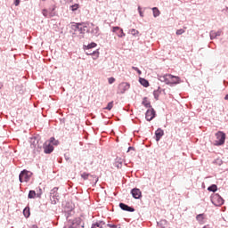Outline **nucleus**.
Returning a JSON list of instances; mask_svg holds the SVG:
<instances>
[{
	"label": "nucleus",
	"instance_id": "8",
	"mask_svg": "<svg viewBox=\"0 0 228 228\" xmlns=\"http://www.w3.org/2000/svg\"><path fill=\"white\" fill-rule=\"evenodd\" d=\"M126 90H129V84L123 82L118 86V94H124Z\"/></svg>",
	"mask_w": 228,
	"mask_h": 228
},
{
	"label": "nucleus",
	"instance_id": "27",
	"mask_svg": "<svg viewBox=\"0 0 228 228\" xmlns=\"http://www.w3.org/2000/svg\"><path fill=\"white\" fill-rule=\"evenodd\" d=\"M131 35H133L134 37H136V35H138L140 32L134 28L130 30Z\"/></svg>",
	"mask_w": 228,
	"mask_h": 228
},
{
	"label": "nucleus",
	"instance_id": "2",
	"mask_svg": "<svg viewBox=\"0 0 228 228\" xmlns=\"http://www.w3.org/2000/svg\"><path fill=\"white\" fill-rule=\"evenodd\" d=\"M216 138V140L214 142V145H224L225 143V134L224 132H217Z\"/></svg>",
	"mask_w": 228,
	"mask_h": 228
},
{
	"label": "nucleus",
	"instance_id": "33",
	"mask_svg": "<svg viewBox=\"0 0 228 228\" xmlns=\"http://www.w3.org/2000/svg\"><path fill=\"white\" fill-rule=\"evenodd\" d=\"M7 31H8V33L13 34V31H14L13 27H12V26L8 27Z\"/></svg>",
	"mask_w": 228,
	"mask_h": 228
},
{
	"label": "nucleus",
	"instance_id": "20",
	"mask_svg": "<svg viewBox=\"0 0 228 228\" xmlns=\"http://www.w3.org/2000/svg\"><path fill=\"white\" fill-rule=\"evenodd\" d=\"M31 147H33L34 149H41L42 146H40V144H38V140H35L33 142V143L31 144Z\"/></svg>",
	"mask_w": 228,
	"mask_h": 228
},
{
	"label": "nucleus",
	"instance_id": "17",
	"mask_svg": "<svg viewBox=\"0 0 228 228\" xmlns=\"http://www.w3.org/2000/svg\"><path fill=\"white\" fill-rule=\"evenodd\" d=\"M79 4H75L71 6H69V10H71V12H77V10H79Z\"/></svg>",
	"mask_w": 228,
	"mask_h": 228
},
{
	"label": "nucleus",
	"instance_id": "14",
	"mask_svg": "<svg viewBox=\"0 0 228 228\" xmlns=\"http://www.w3.org/2000/svg\"><path fill=\"white\" fill-rule=\"evenodd\" d=\"M102 225H104L103 222H96L92 224L91 228H102Z\"/></svg>",
	"mask_w": 228,
	"mask_h": 228
},
{
	"label": "nucleus",
	"instance_id": "23",
	"mask_svg": "<svg viewBox=\"0 0 228 228\" xmlns=\"http://www.w3.org/2000/svg\"><path fill=\"white\" fill-rule=\"evenodd\" d=\"M50 143H53V145H58L60 143V142L56 141V139H54V137H51L50 141H48Z\"/></svg>",
	"mask_w": 228,
	"mask_h": 228
},
{
	"label": "nucleus",
	"instance_id": "15",
	"mask_svg": "<svg viewBox=\"0 0 228 228\" xmlns=\"http://www.w3.org/2000/svg\"><path fill=\"white\" fill-rule=\"evenodd\" d=\"M152 12H153V17H159L160 13H161L159 12V9H158V7H153Z\"/></svg>",
	"mask_w": 228,
	"mask_h": 228
},
{
	"label": "nucleus",
	"instance_id": "32",
	"mask_svg": "<svg viewBox=\"0 0 228 228\" xmlns=\"http://www.w3.org/2000/svg\"><path fill=\"white\" fill-rule=\"evenodd\" d=\"M109 81V85H113V83L115 82V77H111L108 78Z\"/></svg>",
	"mask_w": 228,
	"mask_h": 228
},
{
	"label": "nucleus",
	"instance_id": "42",
	"mask_svg": "<svg viewBox=\"0 0 228 228\" xmlns=\"http://www.w3.org/2000/svg\"><path fill=\"white\" fill-rule=\"evenodd\" d=\"M224 99L225 101H228V94L225 95Z\"/></svg>",
	"mask_w": 228,
	"mask_h": 228
},
{
	"label": "nucleus",
	"instance_id": "6",
	"mask_svg": "<svg viewBox=\"0 0 228 228\" xmlns=\"http://www.w3.org/2000/svg\"><path fill=\"white\" fill-rule=\"evenodd\" d=\"M112 32L116 33L119 38L126 37V33H124V29L120 28V27H113Z\"/></svg>",
	"mask_w": 228,
	"mask_h": 228
},
{
	"label": "nucleus",
	"instance_id": "19",
	"mask_svg": "<svg viewBox=\"0 0 228 228\" xmlns=\"http://www.w3.org/2000/svg\"><path fill=\"white\" fill-rule=\"evenodd\" d=\"M142 105L145 106V108H151V102H149L147 98H143Z\"/></svg>",
	"mask_w": 228,
	"mask_h": 228
},
{
	"label": "nucleus",
	"instance_id": "18",
	"mask_svg": "<svg viewBox=\"0 0 228 228\" xmlns=\"http://www.w3.org/2000/svg\"><path fill=\"white\" fill-rule=\"evenodd\" d=\"M196 220H198L200 224H204V214L198 215Z\"/></svg>",
	"mask_w": 228,
	"mask_h": 228
},
{
	"label": "nucleus",
	"instance_id": "21",
	"mask_svg": "<svg viewBox=\"0 0 228 228\" xmlns=\"http://www.w3.org/2000/svg\"><path fill=\"white\" fill-rule=\"evenodd\" d=\"M94 47H97V44L96 43H91L88 45H86L85 49H87V51H88L90 49H94Z\"/></svg>",
	"mask_w": 228,
	"mask_h": 228
},
{
	"label": "nucleus",
	"instance_id": "9",
	"mask_svg": "<svg viewBox=\"0 0 228 228\" xmlns=\"http://www.w3.org/2000/svg\"><path fill=\"white\" fill-rule=\"evenodd\" d=\"M131 193L134 199H140L142 197V191L140 189H133Z\"/></svg>",
	"mask_w": 228,
	"mask_h": 228
},
{
	"label": "nucleus",
	"instance_id": "1",
	"mask_svg": "<svg viewBox=\"0 0 228 228\" xmlns=\"http://www.w3.org/2000/svg\"><path fill=\"white\" fill-rule=\"evenodd\" d=\"M159 81L166 83V85H179V83H181V78L170 74H166L159 77Z\"/></svg>",
	"mask_w": 228,
	"mask_h": 228
},
{
	"label": "nucleus",
	"instance_id": "3",
	"mask_svg": "<svg viewBox=\"0 0 228 228\" xmlns=\"http://www.w3.org/2000/svg\"><path fill=\"white\" fill-rule=\"evenodd\" d=\"M30 177H31V172L25 169L20 172L19 179L20 183H28Z\"/></svg>",
	"mask_w": 228,
	"mask_h": 228
},
{
	"label": "nucleus",
	"instance_id": "44",
	"mask_svg": "<svg viewBox=\"0 0 228 228\" xmlns=\"http://www.w3.org/2000/svg\"><path fill=\"white\" fill-rule=\"evenodd\" d=\"M112 228H120V227H118L117 225H112Z\"/></svg>",
	"mask_w": 228,
	"mask_h": 228
},
{
	"label": "nucleus",
	"instance_id": "25",
	"mask_svg": "<svg viewBox=\"0 0 228 228\" xmlns=\"http://www.w3.org/2000/svg\"><path fill=\"white\" fill-rule=\"evenodd\" d=\"M23 215H24V216L26 217V218H29V208H25L24 210H23Z\"/></svg>",
	"mask_w": 228,
	"mask_h": 228
},
{
	"label": "nucleus",
	"instance_id": "26",
	"mask_svg": "<svg viewBox=\"0 0 228 228\" xmlns=\"http://www.w3.org/2000/svg\"><path fill=\"white\" fill-rule=\"evenodd\" d=\"M208 191H216L217 187L216 184H213L208 188Z\"/></svg>",
	"mask_w": 228,
	"mask_h": 228
},
{
	"label": "nucleus",
	"instance_id": "35",
	"mask_svg": "<svg viewBox=\"0 0 228 228\" xmlns=\"http://www.w3.org/2000/svg\"><path fill=\"white\" fill-rule=\"evenodd\" d=\"M183 33H184V29L183 28L176 30V35H183Z\"/></svg>",
	"mask_w": 228,
	"mask_h": 228
},
{
	"label": "nucleus",
	"instance_id": "46",
	"mask_svg": "<svg viewBox=\"0 0 228 228\" xmlns=\"http://www.w3.org/2000/svg\"><path fill=\"white\" fill-rule=\"evenodd\" d=\"M3 87V84H0V89Z\"/></svg>",
	"mask_w": 228,
	"mask_h": 228
},
{
	"label": "nucleus",
	"instance_id": "36",
	"mask_svg": "<svg viewBox=\"0 0 228 228\" xmlns=\"http://www.w3.org/2000/svg\"><path fill=\"white\" fill-rule=\"evenodd\" d=\"M15 6H19L20 4V0H14Z\"/></svg>",
	"mask_w": 228,
	"mask_h": 228
},
{
	"label": "nucleus",
	"instance_id": "13",
	"mask_svg": "<svg viewBox=\"0 0 228 228\" xmlns=\"http://www.w3.org/2000/svg\"><path fill=\"white\" fill-rule=\"evenodd\" d=\"M44 17H46L47 19H51L53 17V13L49 12V11L44 9L42 12Z\"/></svg>",
	"mask_w": 228,
	"mask_h": 228
},
{
	"label": "nucleus",
	"instance_id": "16",
	"mask_svg": "<svg viewBox=\"0 0 228 228\" xmlns=\"http://www.w3.org/2000/svg\"><path fill=\"white\" fill-rule=\"evenodd\" d=\"M139 81H140L141 85H142V86H144L145 88H147L149 86V81H147V79L140 78Z\"/></svg>",
	"mask_w": 228,
	"mask_h": 228
},
{
	"label": "nucleus",
	"instance_id": "43",
	"mask_svg": "<svg viewBox=\"0 0 228 228\" xmlns=\"http://www.w3.org/2000/svg\"><path fill=\"white\" fill-rule=\"evenodd\" d=\"M97 181H99V178H97V177L95 176V182H94V183H97Z\"/></svg>",
	"mask_w": 228,
	"mask_h": 228
},
{
	"label": "nucleus",
	"instance_id": "30",
	"mask_svg": "<svg viewBox=\"0 0 228 228\" xmlns=\"http://www.w3.org/2000/svg\"><path fill=\"white\" fill-rule=\"evenodd\" d=\"M216 32H215V31H211L210 32V38H211V40H213V38H216Z\"/></svg>",
	"mask_w": 228,
	"mask_h": 228
},
{
	"label": "nucleus",
	"instance_id": "7",
	"mask_svg": "<svg viewBox=\"0 0 228 228\" xmlns=\"http://www.w3.org/2000/svg\"><path fill=\"white\" fill-rule=\"evenodd\" d=\"M154 117H156V111L154 110V109H150L146 111V120L151 122V120H152Z\"/></svg>",
	"mask_w": 228,
	"mask_h": 228
},
{
	"label": "nucleus",
	"instance_id": "45",
	"mask_svg": "<svg viewBox=\"0 0 228 228\" xmlns=\"http://www.w3.org/2000/svg\"><path fill=\"white\" fill-rule=\"evenodd\" d=\"M76 227V224H72V226H70L69 228H74Z\"/></svg>",
	"mask_w": 228,
	"mask_h": 228
},
{
	"label": "nucleus",
	"instance_id": "12",
	"mask_svg": "<svg viewBox=\"0 0 228 228\" xmlns=\"http://www.w3.org/2000/svg\"><path fill=\"white\" fill-rule=\"evenodd\" d=\"M119 208H121V209H123V211H128L130 213L134 212V208L124 204V203H120L119 204Z\"/></svg>",
	"mask_w": 228,
	"mask_h": 228
},
{
	"label": "nucleus",
	"instance_id": "24",
	"mask_svg": "<svg viewBox=\"0 0 228 228\" xmlns=\"http://www.w3.org/2000/svg\"><path fill=\"white\" fill-rule=\"evenodd\" d=\"M105 110H108L109 111H111V110H113V102H110L107 105V107H105Z\"/></svg>",
	"mask_w": 228,
	"mask_h": 228
},
{
	"label": "nucleus",
	"instance_id": "47",
	"mask_svg": "<svg viewBox=\"0 0 228 228\" xmlns=\"http://www.w3.org/2000/svg\"><path fill=\"white\" fill-rule=\"evenodd\" d=\"M42 1H45V0H42Z\"/></svg>",
	"mask_w": 228,
	"mask_h": 228
},
{
	"label": "nucleus",
	"instance_id": "31",
	"mask_svg": "<svg viewBox=\"0 0 228 228\" xmlns=\"http://www.w3.org/2000/svg\"><path fill=\"white\" fill-rule=\"evenodd\" d=\"M216 32H215V31H211L210 32V38H211V40H213V38H216Z\"/></svg>",
	"mask_w": 228,
	"mask_h": 228
},
{
	"label": "nucleus",
	"instance_id": "40",
	"mask_svg": "<svg viewBox=\"0 0 228 228\" xmlns=\"http://www.w3.org/2000/svg\"><path fill=\"white\" fill-rule=\"evenodd\" d=\"M86 54H87V55H92V54H94V53H91V52H86Z\"/></svg>",
	"mask_w": 228,
	"mask_h": 228
},
{
	"label": "nucleus",
	"instance_id": "39",
	"mask_svg": "<svg viewBox=\"0 0 228 228\" xmlns=\"http://www.w3.org/2000/svg\"><path fill=\"white\" fill-rule=\"evenodd\" d=\"M94 31H95L96 34H98L99 33V27H95Z\"/></svg>",
	"mask_w": 228,
	"mask_h": 228
},
{
	"label": "nucleus",
	"instance_id": "22",
	"mask_svg": "<svg viewBox=\"0 0 228 228\" xmlns=\"http://www.w3.org/2000/svg\"><path fill=\"white\" fill-rule=\"evenodd\" d=\"M37 197V192L35 191H30L28 192V199H35Z\"/></svg>",
	"mask_w": 228,
	"mask_h": 228
},
{
	"label": "nucleus",
	"instance_id": "34",
	"mask_svg": "<svg viewBox=\"0 0 228 228\" xmlns=\"http://www.w3.org/2000/svg\"><path fill=\"white\" fill-rule=\"evenodd\" d=\"M153 95H154L155 99L158 100L159 97V91H154Z\"/></svg>",
	"mask_w": 228,
	"mask_h": 228
},
{
	"label": "nucleus",
	"instance_id": "4",
	"mask_svg": "<svg viewBox=\"0 0 228 228\" xmlns=\"http://www.w3.org/2000/svg\"><path fill=\"white\" fill-rule=\"evenodd\" d=\"M211 202L214 206H222L224 204V199L220 194H214L211 197Z\"/></svg>",
	"mask_w": 228,
	"mask_h": 228
},
{
	"label": "nucleus",
	"instance_id": "41",
	"mask_svg": "<svg viewBox=\"0 0 228 228\" xmlns=\"http://www.w3.org/2000/svg\"><path fill=\"white\" fill-rule=\"evenodd\" d=\"M140 16L143 17V12H142L141 11H139Z\"/></svg>",
	"mask_w": 228,
	"mask_h": 228
},
{
	"label": "nucleus",
	"instance_id": "28",
	"mask_svg": "<svg viewBox=\"0 0 228 228\" xmlns=\"http://www.w3.org/2000/svg\"><path fill=\"white\" fill-rule=\"evenodd\" d=\"M90 175V174H88V173H83L82 175H81V177H82V179H84L85 181H86V179H88V176Z\"/></svg>",
	"mask_w": 228,
	"mask_h": 228
},
{
	"label": "nucleus",
	"instance_id": "10",
	"mask_svg": "<svg viewBox=\"0 0 228 228\" xmlns=\"http://www.w3.org/2000/svg\"><path fill=\"white\" fill-rule=\"evenodd\" d=\"M76 29H77L80 33L84 35V33L86 31V26L81 24V23H77L75 25Z\"/></svg>",
	"mask_w": 228,
	"mask_h": 228
},
{
	"label": "nucleus",
	"instance_id": "11",
	"mask_svg": "<svg viewBox=\"0 0 228 228\" xmlns=\"http://www.w3.org/2000/svg\"><path fill=\"white\" fill-rule=\"evenodd\" d=\"M165 134V132L161 129L159 128L156 132H155V136H156V141L159 142V140H161V137Z\"/></svg>",
	"mask_w": 228,
	"mask_h": 228
},
{
	"label": "nucleus",
	"instance_id": "5",
	"mask_svg": "<svg viewBox=\"0 0 228 228\" xmlns=\"http://www.w3.org/2000/svg\"><path fill=\"white\" fill-rule=\"evenodd\" d=\"M54 151V147H53L49 141H46L44 144V152L45 154H51Z\"/></svg>",
	"mask_w": 228,
	"mask_h": 228
},
{
	"label": "nucleus",
	"instance_id": "38",
	"mask_svg": "<svg viewBox=\"0 0 228 228\" xmlns=\"http://www.w3.org/2000/svg\"><path fill=\"white\" fill-rule=\"evenodd\" d=\"M216 37H220V35H222V30H218L217 32H216Z\"/></svg>",
	"mask_w": 228,
	"mask_h": 228
},
{
	"label": "nucleus",
	"instance_id": "37",
	"mask_svg": "<svg viewBox=\"0 0 228 228\" xmlns=\"http://www.w3.org/2000/svg\"><path fill=\"white\" fill-rule=\"evenodd\" d=\"M93 54H94L96 58H99V52L94 51V52H93Z\"/></svg>",
	"mask_w": 228,
	"mask_h": 228
},
{
	"label": "nucleus",
	"instance_id": "29",
	"mask_svg": "<svg viewBox=\"0 0 228 228\" xmlns=\"http://www.w3.org/2000/svg\"><path fill=\"white\" fill-rule=\"evenodd\" d=\"M133 70H135V72H137L139 74V76H142V70H140V69L133 66L132 67Z\"/></svg>",
	"mask_w": 228,
	"mask_h": 228
}]
</instances>
